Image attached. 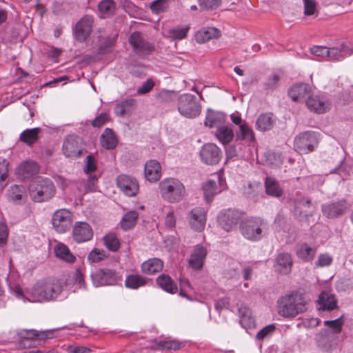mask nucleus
<instances>
[{"instance_id":"nucleus-1","label":"nucleus","mask_w":353,"mask_h":353,"mask_svg":"<svg viewBox=\"0 0 353 353\" xmlns=\"http://www.w3.org/2000/svg\"><path fill=\"white\" fill-rule=\"evenodd\" d=\"M63 291L61 283L55 279H47L37 281L26 292V299L30 302L53 301L57 299Z\"/></svg>"},{"instance_id":"nucleus-2","label":"nucleus","mask_w":353,"mask_h":353,"mask_svg":"<svg viewBox=\"0 0 353 353\" xmlns=\"http://www.w3.org/2000/svg\"><path fill=\"white\" fill-rule=\"evenodd\" d=\"M277 312L285 318H293L306 310L305 294L299 291H292L279 298Z\"/></svg>"},{"instance_id":"nucleus-3","label":"nucleus","mask_w":353,"mask_h":353,"mask_svg":"<svg viewBox=\"0 0 353 353\" xmlns=\"http://www.w3.org/2000/svg\"><path fill=\"white\" fill-rule=\"evenodd\" d=\"M56 188L48 178L37 176L29 186L30 198L34 202H44L51 199L55 194Z\"/></svg>"},{"instance_id":"nucleus-4","label":"nucleus","mask_w":353,"mask_h":353,"mask_svg":"<svg viewBox=\"0 0 353 353\" xmlns=\"http://www.w3.org/2000/svg\"><path fill=\"white\" fill-rule=\"evenodd\" d=\"M160 194L169 203H179L185 195L184 185L176 178H166L159 183Z\"/></svg>"},{"instance_id":"nucleus-5","label":"nucleus","mask_w":353,"mask_h":353,"mask_svg":"<svg viewBox=\"0 0 353 353\" xmlns=\"http://www.w3.org/2000/svg\"><path fill=\"white\" fill-rule=\"evenodd\" d=\"M266 228L267 223L259 217H251L242 221L239 226L243 236L251 241L261 240Z\"/></svg>"},{"instance_id":"nucleus-6","label":"nucleus","mask_w":353,"mask_h":353,"mask_svg":"<svg viewBox=\"0 0 353 353\" xmlns=\"http://www.w3.org/2000/svg\"><path fill=\"white\" fill-rule=\"evenodd\" d=\"M90 277L94 286L115 285L121 281V276L114 270L104 268L92 272Z\"/></svg>"},{"instance_id":"nucleus-7","label":"nucleus","mask_w":353,"mask_h":353,"mask_svg":"<svg viewBox=\"0 0 353 353\" xmlns=\"http://www.w3.org/2000/svg\"><path fill=\"white\" fill-rule=\"evenodd\" d=\"M350 208L351 203L343 198L322 205L321 210L327 218L337 219L345 214Z\"/></svg>"},{"instance_id":"nucleus-8","label":"nucleus","mask_w":353,"mask_h":353,"mask_svg":"<svg viewBox=\"0 0 353 353\" xmlns=\"http://www.w3.org/2000/svg\"><path fill=\"white\" fill-rule=\"evenodd\" d=\"M83 146L82 138L75 134H70L63 141L62 152L66 157L76 159L86 152Z\"/></svg>"},{"instance_id":"nucleus-9","label":"nucleus","mask_w":353,"mask_h":353,"mask_svg":"<svg viewBox=\"0 0 353 353\" xmlns=\"http://www.w3.org/2000/svg\"><path fill=\"white\" fill-rule=\"evenodd\" d=\"M53 228L59 233L68 231L72 223V214L67 209H59L54 212L52 217Z\"/></svg>"},{"instance_id":"nucleus-10","label":"nucleus","mask_w":353,"mask_h":353,"mask_svg":"<svg viewBox=\"0 0 353 353\" xmlns=\"http://www.w3.org/2000/svg\"><path fill=\"white\" fill-rule=\"evenodd\" d=\"M241 219V214L236 210L228 209L221 212L218 216L219 225L226 232H230L236 228Z\"/></svg>"},{"instance_id":"nucleus-11","label":"nucleus","mask_w":353,"mask_h":353,"mask_svg":"<svg viewBox=\"0 0 353 353\" xmlns=\"http://www.w3.org/2000/svg\"><path fill=\"white\" fill-rule=\"evenodd\" d=\"M200 158L207 165L217 164L222 157L220 148L214 143H206L200 150Z\"/></svg>"},{"instance_id":"nucleus-12","label":"nucleus","mask_w":353,"mask_h":353,"mask_svg":"<svg viewBox=\"0 0 353 353\" xmlns=\"http://www.w3.org/2000/svg\"><path fill=\"white\" fill-rule=\"evenodd\" d=\"M93 17L85 15L76 24L74 28V38L79 42H84L92 31Z\"/></svg>"},{"instance_id":"nucleus-13","label":"nucleus","mask_w":353,"mask_h":353,"mask_svg":"<svg viewBox=\"0 0 353 353\" xmlns=\"http://www.w3.org/2000/svg\"><path fill=\"white\" fill-rule=\"evenodd\" d=\"M117 183L120 190L128 196H134L139 191L138 182L132 176L119 175L117 178Z\"/></svg>"},{"instance_id":"nucleus-14","label":"nucleus","mask_w":353,"mask_h":353,"mask_svg":"<svg viewBox=\"0 0 353 353\" xmlns=\"http://www.w3.org/2000/svg\"><path fill=\"white\" fill-rule=\"evenodd\" d=\"M129 43L134 51L139 55L148 54L154 49V47L145 41L138 32H134L130 36Z\"/></svg>"},{"instance_id":"nucleus-15","label":"nucleus","mask_w":353,"mask_h":353,"mask_svg":"<svg viewBox=\"0 0 353 353\" xmlns=\"http://www.w3.org/2000/svg\"><path fill=\"white\" fill-rule=\"evenodd\" d=\"M72 236L77 243H83L90 241L92 238L93 231L88 223L79 221L74 224Z\"/></svg>"},{"instance_id":"nucleus-16","label":"nucleus","mask_w":353,"mask_h":353,"mask_svg":"<svg viewBox=\"0 0 353 353\" xmlns=\"http://www.w3.org/2000/svg\"><path fill=\"white\" fill-rule=\"evenodd\" d=\"M197 93L199 94V98L188 93L180 95L178 99L179 110H200L202 108L200 101L203 100V97L198 91Z\"/></svg>"},{"instance_id":"nucleus-17","label":"nucleus","mask_w":353,"mask_h":353,"mask_svg":"<svg viewBox=\"0 0 353 353\" xmlns=\"http://www.w3.org/2000/svg\"><path fill=\"white\" fill-rule=\"evenodd\" d=\"M290 97L294 101L304 102L309 108V89L306 83H296L288 91Z\"/></svg>"},{"instance_id":"nucleus-18","label":"nucleus","mask_w":353,"mask_h":353,"mask_svg":"<svg viewBox=\"0 0 353 353\" xmlns=\"http://www.w3.org/2000/svg\"><path fill=\"white\" fill-rule=\"evenodd\" d=\"M39 165L32 161H27L20 163L18 166L17 174L21 180H28L38 174Z\"/></svg>"},{"instance_id":"nucleus-19","label":"nucleus","mask_w":353,"mask_h":353,"mask_svg":"<svg viewBox=\"0 0 353 353\" xmlns=\"http://www.w3.org/2000/svg\"><path fill=\"white\" fill-rule=\"evenodd\" d=\"M188 221L191 227L196 230L201 231L205 225V213L203 208L196 207L193 208L188 214Z\"/></svg>"},{"instance_id":"nucleus-20","label":"nucleus","mask_w":353,"mask_h":353,"mask_svg":"<svg viewBox=\"0 0 353 353\" xmlns=\"http://www.w3.org/2000/svg\"><path fill=\"white\" fill-rule=\"evenodd\" d=\"M293 261L289 253L283 252L277 255L274 259L273 268L274 270L282 274H288L292 270Z\"/></svg>"},{"instance_id":"nucleus-21","label":"nucleus","mask_w":353,"mask_h":353,"mask_svg":"<svg viewBox=\"0 0 353 353\" xmlns=\"http://www.w3.org/2000/svg\"><path fill=\"white\" fill-rule=\"evenodd\" d=\"M206 255L207 250L203 246L200 245L195 246L188 261L190 267L196 270H201L203 268Z\"/></svg>"},{"instance_id":"nucleus-22","label":"nucleus","mask_w":353,"mask_h":353,"mask_svg":"<svg viewBox=\"0 0 353 353\" xmlns=\"http://www.w3.org/2000/svg\"><path fill=\"white\" fill-rule=\"evenodd\" d=\"M145 179L150 182H156L161 178V167L156 160H150L145 163L144 168Z\"/></svg>"},{"instance_id":"nucleus-23","label":"nucleus","mask_w":353,"mask_h":353,"mask_svg":"<svg viewBox=\"0 0 353 353\" xmlns=\"http://www.w3.org/2000/svg\"><path fill=\"white\" fill-rule=\"evenodd\" d=\"M221 35V31L214 27H207L198 30L195 39L199 43H203L212 39H216Z\"/></svg>"},{"instance_id":"nucleus-24","label":"nucleus","mask_w":353,"mask_h":353,"mask_svg":"<svg viewBox=\"0 0 353 353\" xmlns=\"http://www.w3.org/2000/svg\"><path fill=\"white\" fill-rule=\"evenodd\" d=\"M225 119L226 114L223 112H207L204 124L216 130L225 124Z\"/></svg>"},{"instance_id":"nucleus-25","label":"nucleus","mask_w":353,"mask_h":353,"mask_svg":"<svg viewBox=\"0 0 353 353\" xmlns=\"http://www.w3.org/2000/svg\"><path fill=\"white\" fill-rule=\"evenodd\" d=\"M327 57L332 61H341L344 58L353 54V48L348 46L341 45L339 47L328 48Z\"/></svg>"},{"instance_id":"nucleus-26","label":"nucleus","mask_w":353,"mask_h":353,"mask_svg":"<svg viewBox=\"0 0 353 353\" xmlns=\"http://www.w3.org/2000/svg\"><path fill=\"white\" fill-rule=\"evenodd\" d=\"M157 285L162 290L170 294H176L178 292L176 283L172 278L165 274H160L156 279Z\"/></svg>"},{"instance_id":"nucleus-27","label":"nucleus","mask_w":353,"mask_h":353,"mask_svg":"<svg viewBox=\"0 0 353 353\" xmlns=\"http://www.w3.org/2000/svg\"><path fill=\"white\" fill-rule=\"evenodd\" d=\"M319 310H332L336 307L337 301L335 296L326 292H322L317 300Z\"/></svg>"},{"instance_id":"nucleus-28","label":"nucleus","mask_w":353,"mask_h":353,"mask_svg":"<svg viewBox=\"0 0 353 353\" xmlns=\"http://www.w3.org/2000/svg\"><path fill=\"white\" fill-rule=\"evenodd\" d=\"M100 143L103 148L107 150H112L116 148L118 140L112 129L105 128L100 137Z\"/></svg>"},{"instance_id":"nucleus-29","label":"nucleus","mask_w":353,"mask_h":353,"mask_svg":"<svg viewBox=\"0 0 353 353\" xmlns=\"http://www.w3.org/2000/svg\"><path fill=\"white\" fill-rule=\"evenodd\" d=\"M237 140L245 141L249 142L250 144H253L256 142L254 133L249 125L243 122L239 126V130L236 132Z\"/></svg>"},{"instance_id":"nucleus-30","label":"nucleus","mask_w":353,"mask_h":353,"mask_svg":"<svg viewBox=\"0 0 353 353\" xmlns=\"http://www.w3.org/2000/svg\"><path fill=\"white\" fill-rule=\"evenodd\" d=\"M163 261L158 258L150 259L141 265V270L144 274H154L162 270Z\"/></svg>"},{"instance_id":"nucleus-31","label":"nucleus","mask_w":353,"mask_h":353,"mask_svg":"<svg viewBox=\"0 0 353 353\" xmlns=\"http://www.w3.org/2000/svg\"><path fill=\"white\" fill-rule=\"evenodd\" d=\"M294 150L301 154L309 152V132H303L297 135L294 141Z\"/></svg>"},{"instance_id":"nucleus-32","label":"nucleus","mask_w":353,"mask_h":353,"mask_svg":"<svg viewBox=\"0 0 353 353\" xmlns=\"http://www.w3.org/2000/svg\"><path fill=\"white\" fill-rule=\"evenodd\" d=\"M275 119L272 112L262 113L256 121V125L259 130L265 132L270 130L274 125Z\"/></svg>"},{"instance_id":"nucleus-33","label":"nucleus","mask_w":353,"mask_h":353,"mask_svg":"<svg viewBox=\"0 0 353 353\" xmlns=\"http://www.w3.org/2000/svg\"><path fill=\"white\" fill-rule=\"evenodd\" d=\"M265 188L267 194L279 198L283 194V189L279 183L272 177L267 176L265 179Z\"/></svg>"},{"instance_id":"nucleus-34","label":"nucleus","mask_w":353,"mask_h":353,"mask_svg":"<svg viewBox=\"0 0 353 353\" xmlns=\"http://www.w3.org/2000/svg\"><path fill=\"white\" fill-rule=\"evenodd\" d=\"M216 182L214 180L210 179L206 181L203 185V192L204 199L207 203H210L214 195L220 192Z\"/></svg>"},{"instance_id":"nucleus-35","label":"nucleus","mask_w":353,"mask_h":353,"mask_svg":"<svg viewBox=\"0 0 353 353\" xmlns=\"http://www.w3.org/2000/svg\"><path fill=\"white\" fill-rule=\"evenodd\" d=\"M215 137L223 144L229 143L234 137V132L232 128L225 124L216 130Z\"/></svg>"},{"instance_id":"nucleus-36","label":"nucleus","mask_w":353,"mask_h":353,"mask_svg":"<svg viewBox=\"0 0 353 353\" xmlns=\"http://www.w3.org/2000/svg\"><path fill=\"white\" fill-rule=\"evenodd\" d=\"M54 253L57 257L68 263H73L76 259L63 243H60L55 246Z\"/></svg>"},{"instance_id":"nucleus-37","label":"nucleus","mask_w":353,"mask_h":353,"mask_svg":"<svg viewBox=\"0 0 353 353\" xmlns=\"http://www.w3.org/2000/svg\"><path fill=\"white\" fill-rule=\"evenodd\" d=\"M139 214L135 210H131L125 214L121 221V227L123 230H128L134 228L137 223Z\"/></svg>"},{"instance_id":"nucleus-38","label":"nucleus","mask_w":353,"mask_h":353,"mask_svg":"<svg viewBox=\"0 0 353 353\" xmlns=\"http://www.w3.org/2000/svg\"><path fill=\"white\" fill-rule=\"evenodd\" d=\"M50 331L39 332L35 330H23L20 333L22 339L45 340L50 338Z\"/></svg>"},{"instance_id":"nucleus-39","label":"nucleus","mask_w":353,"mask_h":353,"mask_svg":"<svg viewBox=\"0 0 353 353\" xmlns=\"http://www.w3.org/2000/svg\"><path fill=\"white\" fill-rule=\"evenodd\" d=\"M147 283V280L138 274L128 275L125 281V285L128 288L137 289L139 287L144 286Z\"/></svg>"},{"instance_id":"nucleus-40","label":"nucleus","mask_w":353,"mask_h":353,"mask_svg":"<svg viewBox=\"0 0 353 353\" xmlns=\"http://www.w3.org/2000/svg\"><path fill=\"white\" fill-rule=\"evenodd\" d=\"M40 129L39 128L25 130L20 134L19 139L21 141L29 145H31L37 141L39 138L38 133Z\"/></svg>"},{"instance_id":"nucleus-41","label":"nucleus","mask_w":353,"mask_h":353,"mask_svg":"<svg viewBox=\"0 0 353 353\" xmlns=\"http://www.w3.org/2000/svg\"><path fill=\"white\" fill-rule=\"evenodd\" d=\"M309 200L305 201V203H297L295 204L294 214V216L300 221H307L308 214L307 208L309 207Z\"/></svg>"},{"instance_id":"nucleus-42","label":"nucleus","mask_w":353,"mask_h":353,"mask_svg":"<svg viewBox=\"0 0 353 353\" xmlns=\"http://www.w3.org/2000/svg\"><path fill=\"white\" fill-rule=\"evenodd\" d=\"M9 164L6 159L0 158V191L7 185L9 176Z\"/></svg>"},{"instance_id":"nucleus-43","label":"nucleus","mask_w":353,"mask_h":353,"mask_svg":"<svg viewBox=\"0 0 353 353\" xmlns=\"http://www.w3.org/2000/svg\"><path fill=\"white\" fill-rule=\"evenodd\" d=\"M105 246L112 252L117 251L120 248V241L114 233H110L103 236Z\"/></svg>"},{"instance_id":"nucleus-44","label":"nucleus","mask_w":353,"mask_h":353,"mask_svg":"<svg viewBox=\"0 0 353 353\" xmlns=\"http://www.w3.org/2000/svg\"><path fill=\"white\" fill-rule=\"evenodd\" d=\"M24 193L25 188L21 185H13L8 190L9 199L15 203L22 200Z\"/></svg>"},{"instance_id":"nucleus-45","label":"nucleus","mask_w":353,"mask_h":353,"mask_svg":"<svg viewBox=\"0 0 353 353\" xmlns=\"http://www.w3.org/2000/svg\"><path fill=\"white\" fill-rule=\"evenodd\" d=\"M114 2L113 0H103L98 6L101 13L103 14H111L114 10Z\"/></svg>"},{"instance_id":"nucleus-46","label":"nucleus","mask_w":353,"mask_h":353,"mask_svg":"<svg viewBox=\"0 0 353 353\" xmlns=\"http://www.w3.org/2000/svg\"><path fill=\"white\" fill-rule=\"evenodd\" d=\"M343 323V316H341L334 320L325 321L324 324L325 326L331 328L334 333L338 334L341 332Z\"/></svg>"},{"instance_id":"nucleus-47","label":"nucleus","mask_w":353,"mask_h":353,"mask_svg":"<svg viewBox=\"0 0 353 353\" xmlns=\"http://www.w3.org/2000/svg\"><path fill=\"white\" fill-rule=\"evenodd\" d=\"M159 347L162 350H177L181 347V343L176 340H161L158 343Z\"/></svg>"},{"instance_id":"nucleus-48","label":"nucleus","mask_w":353,"mask_h":353,"mask_svg":"<svg viewBox=\"0 0 353 353\" xmlns=\"http://www.w3.org/2000/svg\"><path fill=\"white\" fill-rule=\"evenodd\" d=\"M243 145L241 143L231 144L225 148V153L228 159H232L241 155V150Z\"/></svg>"},{"instance_id":"nucleus-49","label":"nucleus","mask_w":353,"mask_h":353,"mask_svg":"<svg viewBox=\"0 0 353 353\" xmlns=\"http://www.w3.org/2000/svg\"><path fill=\"white\" fill-rule=\"evenodd\" d=\"M327 108H328L327 105L323 99L310 97V110H325Z\"/></svg>"},{"instance_id":"nucleus-50","label":"nucleus","mask_w":353,"mask_h":353,"mask_svg":"<svg viewBox=\"0 0 353 353\" xmlns=\"http://www.w3.org/2000/svg\"><path fill=\"white\" fill-rule=\"evenodd\" d=\"M97 168V161L92 154H89L85 160V167L83 171L88 174L94 172Z\"/></svg>"},{"instance_id":"nucleus-51","label":"nucleus","mask_w":353,"mask_h":353,"mask_svg":"<svg viewBox=\"0 0 353 353\" xmlns=\"http://www.w3.org/2000/svg\"><path fill=\"white\" fill-rule=\"evenodd\" d=\"M333 258L327 253L321 254L315 263V268H323L332 264Z\"/></svg>"},{"instance_id":"nucleus-52","label":"nucleus","mask_w":353,"mask_h":353,"mask_svg":"<svg viewBox=\"0 0 353 353\" xmlns=\"http://www.w3.org/2000/svg\"><path fill=\"white\" fill-rule=\"evenodd\" d=\"M189 28H178L170 29L168 32L169 35L174 39H183L186 37Z\"/></svg>"},{"instance_id":"nucleus-53","label":"nucleus","mask_w":353,"mask_h":353,"mask_svg":"<svg viewBox=\"0 0 353 353\" xmlns=\"http://www.w3.org/2000/svg\"><path fill=\"white\" fill-rule=\"evenodd\" d=\"M115 40L111 37H106L99 45V54H105L110 50V48L114 45Z\"/></svg>"},{"instance_id":"nucleus-54","label":"nucleus","mask_w":353,"mask_h":353,"mask_svg":"<svg viewBox=\"0 0 353 353\" xmlns=\"http://www.w3.org/2000/svg\"><path fill=\"white\" fill-rule=\"evenodd\" d=\"M275 326L273 324L267 325L258 332L256 339L257 340L263 341L266 338H269L273 334Z\"/></svg>"},{"instance_id":"nucleus-55","label":"nucleus","mask_w":353,"mask_h":353,"mask_svg":"<svg viewBox=\"0 0 353 353\" xmlns=\"http://www.w3.org/2000/svg\"><path fill=\"white\" fill-rule=\"evenodd\" d=\"M281 79V76L276 73L271 74L264 83V87L265 90H273L278 85L279 81Z\"/></svg>"},{"instance_id":"nucleus-56","label":"nucleus","mask_w":353,"mask_h":353,"mask_svg":"<svg viewBox=\"0 0 353 353\" xmlns=\"http://www.w3.org/2000/svg\"><path fill=\"white\" fill-rule=\"evenodd\" d=\"M105 257V251L99 249H94L88 254V259L92 263H98Z\"/></svg>"},{"instance_id":"nucleus-57","label":"nucleus","mask_w":353,"mask_h":353,"mask_svg":"<svg viewBox=\"0 0 353 353\" xmlns=\"http://www.w3.org/2000/svg\"><path fill=\"white\" fill-rule=\"evenodd\" d=\"M199 6L204 10H215L221 3V0H199Z\"/></svg>"},{"instance_id":"nucleus-58","label":"nucleus","mask_w":353,"mask_h":353,"mask_svg":"<svg viewBox=\"0 0 353 353\" xmlns=\"http://www.w3.org/2000/svg\"><path fill=\"white\" fill-rule=\"evenodd\" d=\"M296 252L299 258L307 261L309 257V245L304 243L297 245Z\"/></svg>"},{"instance_id":"nucleus-59","label":"nucleus","mask_w":353,"mask_h":353,"mask_svg":"<svg viewBox=\"0 0 353 353\" xmlns=\"http://www.w3.org/2000/svg\"><path fill=\"white\" fill-rule=\"evenodd\" d=\"M328 48L323 46H314L310 48V54L319 57H327Z\"/></svg>"},{"instance_id":"nucleus-60","label":"nucleus","mask_w":353,"mask_h":353,"mask_svg":"<svg viewBox=\"0 0 353 353\" xmlns=\"http://www.w3.org/2000/svg\"><path fill=\"white\" fill-rule=\"evenodd\" d=\"M168 0H156L151 4V9L155 12H163L166 7Z\"/></svg>"},{"instance_id":"nucleus-61","label":"nucleus","mask_w":353,"mask_h":353,"mask_svg":"<svg viewBox=\"0 0 353 353\" xmlns=\"http://www.w3.org/2000/svg\"><path fill=\"white\" fill-rule=\"evenodd\" d=\"M97 181L98 178L96 175L90 176L85 184L86 192H95L97 190Z\"/></svg>"},{"instance_id":"nucleus-62","label":"nucleus","mask_w":353,"mask_h":353,"mask_svg":"<svg viewBox=\"0 0 353 353\" xmlns=\"http://www.w3.org/2000/svg\"><path fill=\"white\" fill-rule=\"evenodd\" d=\"M109 120V115L107 112H103L101 114L96 117L92 124L94 127L100 128Z\"/></svg>"},{"instance_id":"nucleus-63","label":"nucleus","mask_w":353,"mask_h":353,"mask_svg":"<svg viewBox=\"0 0 353 353\" xmlns=\"http://www.w3.org/2000/svg\"><path fill=\"white\" fill-rule=\"evenodd\" d=\"M154 86V83L152 79H148L137 89V93L144 94L149 92Z\"/></svg>"},{"instance_id":"nucleus-64","label":"nucleus","mask_w":353,"mask_h":353,"mask_svg":"<svg viewBox=\"0 0 353 353\" xmlns=\"http://www.w3.org/2000/svg\"><path fill=\"white\" fill-rule=\"evenodd\" d=\"M137 101L132 98H128L122 101L119 104L117 105L118 108H121V110H127L130 108H136Z\"/></svg>"}]
</instances>
